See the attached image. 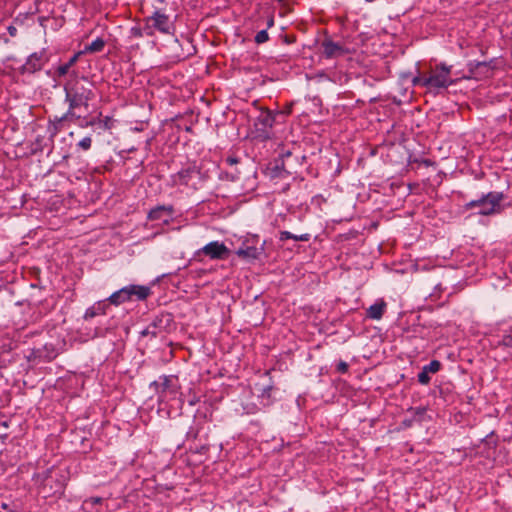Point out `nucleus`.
I'll return each instance as SVG.
<instances>
[{
    "label": "nucleus",
    "mask_w": 512,
    "mask_h": 512,
    "mask_svg": "<svg viewBox=\"0 0 512 512\" xmlns=\"http://www.w3.org/2000/svg\"><path fill=\"white\" fill-rule=\"evenodd\" d=\"M451 67L441 64L436 66L428 76L420 75L412 80L413 85L425 87L428 91L437 92L452 85L454 81L450 77Z\"/></svg>",
    "instance_id": "1"
},
{
    "label": "nucleus",
    "mask_w": 512,
    "mask_h": 512,
    "mask_svg": "<svg viewBox=\"0 0 512 512\" xmlns=\"http://www.w3.org/2000/svg\"><path fill=\"white\" fill-rule=\"evenodd\" d=\"M66 90V101L69 102V110L66 114V117L75 116L74 110L79 107L88 108L89 101L94 97L93 92L76 83L70 88H65Z\"/></svg>",
    "instance_id": "2"
},
{
    "label": "nucleus",
    "mask_w": 512,
    "mask_h": 512,
    "mask_svg": "<svg viewBox=\"0 0 512 512\" xmlns=\"http://www.w3.org/2000/svg\"><path fill=\"white\" fill-rule=\"evenodd\" d=\"M503 194L500 192H490L479 200H474L467 203V208H478V213L481 215H491L498 213L501 209V201Z\"/></svg>",
    "instance_id": "3"
},
{
    "label": "nucleus",
    "mask_w": 512,
    "mask_h": 512,
    "mask_svg": "<svg viewBox=\"0 0 512 512\" xmlns=\"http://www.w3.org/2000/svg\"><path fill=\"white\" fill-rule=\"evenodd\" d=\"M274 116L272 113L268 110H261L258 117L256 118V121L254 123V126L256 128V131L258 132V137L262 139L269 138V130L272 128L274 124Z\"/></svg>",
    "instance_id": "4"
},
{
    "label": "nucleus",
    "mask_w": 512,
    "mask_h": 512,
    "mask_svg": "<svg viewBox=\"0 0 512 512\" xmlns=\"http://www.w3.org/2000/svg\"><path fill=\"white\" fill-rule=\"evenodd\" d=\"M177 378L174 376H165L163 377V381L161 383H154L158 389L159 400L164 402L168 399V396H175L177 393Z\"/></svg>",
    "instance_id": "5"
},
{
    "label": "nucleus",
    "mask_w": 512,
    "mask_h": 512,
    "mask_svg": "<svg viewBox=\"0 0 512 512\" xmlns=\"http://www.w3.org/2000/svg\"><path fill=\"white\" fill-rule=\"evenodd\" d=\"M201 252L211 259H225L228 256V248L218 241H213L205 245Z\"/></svg>",
    "instance_id": "6"
},
{
    "label": "nucleus",
    "mask_w": 512,
    "mask_h": 512,
    "mask_svg": "<svg viewBox=\"0 0 512 512\" xmlns=\"http://www.w3.org/2000/svg\"><path fill=\"white\" fill-rule=\"evenodd\" d=\"M172 215L173 207L163 205L152 209L148 214V218L151 221H161L162 223L167 224L172 219Z\"/></svg>",
    "instance_id": "7"
},
{
    "label": "nucleus",
    "mask_w": 512,
    "mask_h": 512,
    "mask_svg": "<svg viewBox=\"0 0 512 512\" xmlns=\"http://www.w3.org/2000/svg\"><path fill=\"white\" fill-rule=\"evenodd\" d=\"M264 252V244L257 245H245L236 251V254L245 259H259Z\"/></svg>",
    "instance_id": "8"
},
{
    "label": "nucleus",
    "mask_w": 512,
    "mask_h": 512,
    "mask_svg": "<svg viewBox=\"0 0 512 512\" xmlns=\"http://www.w3.org/2000/svg\"><path fill=\"white\" fill-rule=\"evenodd\" d=\"M124 289L129 296V301L133 298L136 300H145L151 294V289L143 285H128L125 286Z\"/></svg>",
    "instance_id": "9"
},
{
    "label": "nucleus",
    "mask_w": 512,
    "mask_h": 512,
    "mask_svg": "<svg viewBox=\"0 0 512 512\" xmlns=\"http://www.w3.org/2000/svg\"><path fill=\"white\" fill-rule=\"evenodd\" d=\"M149 22H151V26L156 28L162 33H169L170 23L167 15L156 11L153 16L149 18Z\"/></svg>",
    "instance_id": "10"
},
{
    "label": "nucleus",
    "mask_w": 512,
    "mask_h": 512,
    "mask_svg": "<svg viewBox=\"0 0 512 512\" xmlns=\"http://www.w3.org/2000/svg\"><path fill=\"white\" fill-rule=\"evenodd\" d=\"M45 62L43 52L33 53L29 56L26 63L23 65L25 72L33 73L40 70Z\"/></svg>",
    "instance_id": "11"
},
{
    "label": "nucleus",
    "mask_w": 512,
    "mask_h": 512,
    "mask_svg": "<svg viewBox=\"0 0 512 512\" xmlns=\"http://www.w3.org/2000/svg\"><path fill=\"white\" fill-rule=\"evenodd\" d=\"M322 48H323V54L327 58H336V57L344 55V53H345V50L341 45H339L338 43H335L331 40L323 41Z\"/></svg>",
    "instance_id": "12"
},
{
    "label": "nucleus",
    "mask_w": 512,
    "mask_h": 512,
    "mask_svg": "<svg viewBox=\"0 0 512 512\" xmlns=\"http://www.w3.org/2000/svg\"><path fill=\"white\" fill-rule=\"evenodd\" d=\"M385 308L386 303L383 300L378 301L367 309V316L371 319L379 320L382 318Z\"/></svg>",
    "instance_id": "13"
},
{
    "label": "nucleus",
    "mask_w": 512,
    "mask_h": 512,
    "mask_svg": "<svg viewBox=\"0 0 512 512\" xmlns=\"http://www.w3.org/2000/svg\"><path fill=\"white\" fill-rule=\"evenodd\" d=\"M195 172L196 168L194 166L183 169L173 176V181L175 184L187 185L188 179Z\"/></svg>",
    "instance_id": "14"
},
{
    "label": "nucleus",
    "mask_w": 512,
    "mask_h": 512,
    "mask_svg": "<svg viewBox=\"0 0 512 512\" xmlns=\"http://www.w3.org/2000/svg\"><path fill=\"white\" fill-rule=\"evenodd\" d=\"M107 301L112 305L118 306L129 301V296L126 294V290L123 287L110 295Z\"/></svg>",
    "instance_id": "15"
},
{
    "label": "nucleus",
    "mask_w": 512,
    "mask_h": 512,
    "mask_svg": "<svg viewBox=\"0 0 512 512\" xmlns=\"http://www.w3.org/2000/svg\"><path fill=\"white\" fill-rule=\"evenodd\" d=\"M106 306L105 302H98L96 305L86 310L85 319L93 318L99 314H105Z\"/></svg>",
    "instance_id": "16"
},
{
    "label": "nucleus",
    "mask_w": 512,
    "mask_h": 512,
    "mask_svg": "<svg viewBox=\"0 0 512 512\" xmlns=\"http://www.w3.org/2000/svg\"><path fill=\"white\" fill-rule=\"evenodd\" d=\"M81 52L74 54L67 63L60 65L57 69L59 76H64L68 73L69 69L77 62Z\"/></svg>",
    "instance_id": "17"
},
{
    "label": "nucleus",
    "mask_w": 512,
    "mask_h": 512,
    "mask_svg": "<svg viewBox=\"0 0 512 512\" xmlns=\"http://www.w3.org/2000/svg\"><path fill=\"white\" fill-rule=\"evenodd\" d=\"M310 238L309 234L294 235L289 231H282L280 233V240L293 239L295 241H308Z\"/></svg>",
    "instance_id": "18"
},
{
    "label": "nucleus",
    "mask_w": 512,
    "mask_h": 512,
    "mask_svg": "<svg viewBox=\"0 0 512 512\" xmlns=\"http://www.w3.org/2000/svg\"><path fill=\"white\" fill-rule=\"evenodd\" d=\"M105 46V42L101 38L95 39L91 44L86 46L85 51L90 53L100 52Z\"/></svg>",
    "instance_id": "19"
},
{
    "label": "nucleus",
    "mask_w": 512,
    "mask_h": 512,
    "mask_svg": "<svg viewBox=\"0 0 512 512\" xmlns=\"http://www.w3.org/2000/svg\"><path fill=\"white\" fill-rule=\"evenodd\" d=\"M102 501L101 497H90L83 502L82 509L87 510L90 506L101 504Z\"/></svg>",
    "instance_id": "20"
},
{
    "label": "nucleus",
    "mask_w": 512,
    "mask_h": 512,
    "mask_svg": "<svg viewBox=\"0 0 512 512\" xmlns=\"http://www.w3.org/2000/svg\"><path fill=\"white\" fill-rule=\"evenodd\" d=\"M441 367V363L438 360H432L428 365L424 366L423 368L428 373H436L439 371Z\"/></svg>",
    "instance_id": "21"
},
{
    "label": "nucleus",
    "mask_w": 512,
    "mask_h": 512,
    "mask_svg": "<svg viewBox=\"0 0 512 512\" xmlns=\"http://www.w3.org/2000/svg\"><path fill=\"white\" fill-rule=\"evenodd\" d=\"M269 36L266 30L259 31L255 36V42L258 44L265 43L268 40Z\"/></svg>",
    "instance_id": "22"
},
{
    "label": "nucleus",
    "mask_w": 512,
    "mask_h": 512,
    "mask_svg": "<svg viewBox=\"0 0 512 512\" xmlns=\"http://www.w3.org/2000/svg\"><path fill=\"white\" fill-rule=\"evenodd\" d=\"M418 381L421 384H428L430 382L429 373L423 368L422 371L418 374Z\"/></svg>",
    "instance_id": "23"
},
{
    "label": "nucleus",
    "mask_w": 512,
    "mask_h": 512,
    "mask_svg": "<svg viewBox=\"0 0 512 512\" xmlns=\"http://www.w3.org/2000/svg\"><path fill=\"white\" fill-rule=\"evenodd\" d=\"M92 140L90 137H85L79 142V146L83 150H88L91 147Z\"/></svg>",
    "instance_id": "24"
},
{
    "label": "nucleus",
    "mask_w": 512,
    "mask_h": 512,
    "mask_svg": "<svg viewBox=\"0 0 512 512\" xmlns=\"http://www.w3.org/2000/svg\"><path fill=\"white\" fill-rule=\"evenodd\" d=\"M141 334L143 336H147V335H152V336H156L157 335V332H156V325H152V326H149L147 327L145 330H143L141 332Z\"/></svg>",
    "instance_id": "25"
},
{
    "label": "nucleus",
    "mask_w": 512,
    "mask_h": 512,
    "mask_svg": "<svg viewBox=\"0 0 512 512\" xmlns=\"http://www.w3.org/2000/svg\"><path fill=\"white\" fill-rule=\"evenodd\" d=\"M348 370V364L344 361H341L337 365V371L341 373H345Z\"/></svg>",
    "instance_id": "26"
},
{
    "label": "nucleus",
    "mask_w": 512,
    "mask_h": 512,
    "mask_svg": "<svg viewBox=\"0 0 512 512\" xmlns=\"http://www.w3.org/2000/svg\"><path fill=\"white\" fill-rule=\"evenodd\" d=\"M8 32H9V34H10L11 36H13V37H14V36H16V34H17V28H16V27H14V26H9V27H8Z\"/></svg>",
    "instance_id": "27"
},
{
    "label": "nucleus",
    "mask_w": 512,
    "mask_h": 512,
    "mask_svg": "<svg viewBox=\"0 0 512 512\" xmlns=\"http://www.w3.org/2000/svg\"><path fill=\"white\" fill-rule=\"evenodd\" d=\"M504 343L507 345V346H512V335H508L504 338Z\"/></svg>",
    "instance_id": "28"
},
{
    "label": "nucleus",
    "mask_w": 512,
    "mask_h": 512,
    "mask_svg": "<svg viewBox=\"0 0 512 512\" xmlns=\"http://www.w3.org/2000/svg\"><path fill=\"white\" fill-rule=\"evenodd\" d=\"M271 389H272V387H271V386H268L267 388H265V389L263 390L262 397L267 396V398H269V397H270V391H271Z\"/></svg>",
    "instance_id": "29"
},
{
    "label": "nucleus",
    "mask_w": 512,
    "mask_h": 512,
    "mask_svg": "<svg viewBox=\"0 0 512 512\" xmlns=\"http://www.w3.org/2000/svg\"><path fill=\"white\" fill-rule=\"evenodd\" d=\"M226 161H227V163H229L230 165H234V164L238 163V160H237V158H235V157H228V158L226 159Z\"/></svg>",
    "instance_id": "30"
},
{
    "label": "nucleus",
    "mask_w": 512,
    "mask_h": 512,
    "mask_svg": "<svg viewBox=\"0 0 512 512\" xmlns=\"http://www.w3.org/2000/svg\"><path fill=\"white\" fill-rule=\"evenodd\" d=\"M424 413H425V409H423V408L417 410V414H419V415H422Z\"/></svg>",
    "instance_id": "31"
},
{
    "label": "nucleus",
    "mask_w": 512,
    "mask_h": 512,
    "mask_svg": "<svg viewBox=\"0 0 512 512\" xmlns=\"http://www.w3.org/2000/svg\"><path fill=\"white\" fill-rule=\"evenodd\" d=\"M2 509L7 510V509H8L7 505H6V504H3V505H2Z\"/></svg>",
    "instance_id": "32"
},
{
    "label": "nucleus",
    "mask_w": 512,
    "mask_h": 512,
    "mask_svg": "<svg viewBox=\"0 0 512 512\" xmlns=\"http://www.w3.org/2000/svg\"><path fill=\"white\" fill-rule=\"evenodd\" d=\"M268 24H269V26H271L273 24V20L268 21Z\"/></svg>",
    "instance_id": "33"
}]
</instances>
